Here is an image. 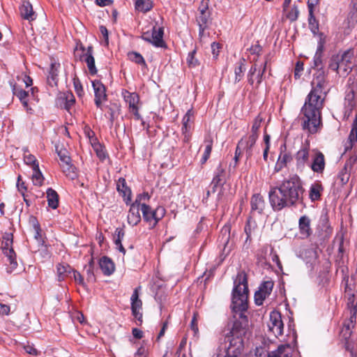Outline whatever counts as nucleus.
<instances>
[{
  "instance_id": "nucleus-1",
  "label": "nucleus",
  "mask_w": 357,
  "mask_h": 357,
  "mask_svg": "<svg viewBox=\"0 0 357 357\" xmlns=\"http://www.w3.org/2000/svg\"><path fill=\"white\" fill-rule=\"evenodd\" d=\"M312 90L307 95L301 109L303 114L302 128L310 134L318 132L322 126L321 109L326 97V73L321 67L314 74Z\"/></svg>"
},
{
  "instance_id": "nucleus-2",
  "label": "nucleus",
  "mask_w": 357,
  "mask_h": 357,
  "mask_svg": "<svg viewBox=\"0 0 357 357\" xmlns=\"http://www.w3.org/2000/svg\"><path fill=\"white\" fill-rule=\"evenodd\" d=\"M303 188L297 175H293L282 181L279 187L272 188L268 192L270 204L274 211H280L291 206L302 197Z\"/></svg>"
},
{
  "instance_id": "nucleus-3",
  "label": "nucleus",
  "mask_w": 357,
  "mask_h": 357,
  "mask_svg": "<svg viewBox=\"0 0 357 357\" xmlns=\"http://www.w3.org/2000/svg\"><path fill=\"white\" fill-rule=\"evenodd\" d=\"M231 307L233 311L243 312L248 309V287L246 275L239 273L234 281Z\"/></svg>"
},
{
  "instance_id": "nucleus-4",
  "label": "nucleus",
  "mask_w": 357,
  "mask_h": 357,
  "mask_svg": "<svg viewBox=\"0 0 357 357\" xmlns=\"http://www.w3.org/2000/svg\"><path fill=\"white\" fill-rule=\"evenodd\" d=\"M353 52L346 51L342 54L332 56L329 63V68L336 71L340 76H346L351 70L353 63Z\"/></svg>"
},
{
  "instance_id": "nucleus-5",
  "label": "nucleus",
  "mask_w": 357,
  "mask_h": 357,
  "mask_svg": "<svg viewBox=\"0 0 357 357\" xmlns=\"http://www.w3.org/2000/svg\"><path fill=\"white\" fill-rule=\"evenodd\" d=\"M141 211L144 220L149 223L151 229L158 224L165 213V208L162 207H158L155 210H153L146 204H142Z\"/></svg>"
},
{
  "instance_id": "nucleus-6",
  "label": "nucleus",
  "mask_w": 357,
  "mask_h": 357,
  "mask_svg": "<svg viewBox=\"0 0 357 357\" xmlns=\"http://www.w3.org/2000/svg\"><path fill=\"white\" fill-rule=\"evenodd\" d=\"M163 27L154 26L151 31H147L144 32L141 38L142 40L152 44L156 47H165L166 45L163 40Z\"/></svg>"
},
{
  "instance_id": "nucleus-7",
  "label": "nucleus",
  "mask_w": 357,
  "mask_h": 357,
  "mask_svg": "<svg viewBox=\"0 0 357 357\" xmlns=\"http://www.w3.org/2000/svg\"><path fill=\"white\" fill-rule=\"evenodd\" d=\"M2 250L3 254L6 256L12 268H16L17 263L15 260V253L12 248L13 234H6L3 237Z\"/></svg>"
},
{
  "instance_id": "nucleus-8",
  "label": "nucleus",
  "mask_w": 357,
  "mask_h": 357,
  "mask_svg": "<svg viewBox=\"0 0 357 357\" xmlns=\"http://www.w3.org/2000/svg\"><path fill=\"white\" fill-rule=\"evenodd\" d=\"M311 159L308 166L314 173L322 174L326 166L324 155L321 151L313 149L311 151Z\"/></svg>"
},
{
  "instance_id": "nucleus-9",
  "label": "nucleus",
  "mask_w": 357,
  "mask_h": 357,
  "mask_svg": "<svg viewBox=\"0 0 357 357\" xmlns=\"http://www.w3.org/2000/svg\"><path fill=\"white\" fill-rule=\"evenodd\" d=\"M311 151L310 142L306 140L301 149L296 154V166L298 168H303L306 165L308 166L310 162Z\"/></svg>"
},
{
  "instance_id": "nucleus-10",
  "label": "nucleus",
  "mask_w": 357,
  "mask_h": 357,
  "mask_svg": "<svg viewBox=\"0 0 357 357\" xmlns=\"http://www.w3.org/2000/svg\"><path fill=\"white\" fill-rule=\"evenodd\" d=\"M268 329L275 337L282 335L284 324L282 321L281 314L273 312L270 314V319L268 324Z\"/></svg>"
},
{
  "instance_id": "nucleus-11",
  "label": "nucleus",
  "mask_w": 357,
  "mask_h": 357,
  "mask_svg": "<svg viewBox=\"0 0 357 357\" xmlns=\"http://www.w3.org/2000/svg\"><path fill=\"white\" fill-rule=\"evenodd\" d=\"M257 138L255 135H249L243 137L238 143L237 147L238 150H241L245 153L246 158L249 159L253 155L254 146Z\"/></svg>"
},
{
  "instance_id": "nucleus-12",
  "label": "nucleus",
  "mask_w": 357,
  "mask_h": 357,
  "mask_svg": "<svg viewBox=\"0 0 357 357\" xmlns=\"http://www.w3.org/2000/svg\"><path fill=\"white\" fill-rule=\"evenodd\" d=\"M92 86L95 94V104L98 107L101 108L102 103L107 100L106 88L100 80L97 79L92 81Z\"/></svg>"
},
{
  "instance_id": "nucleus-13",
  "label": "nucleus",
  "mask_w": 357,
  "mask_h": 357,
  "mask_svg": "<svg viewBox=\"0 0 357 357\" xmlns=\"http://www.w3.org/2000/svg\"><path fill=\"white\" fill-rule=\"evenodd\" d=\"M243 339L231 335V337H229V344L227 347V354L233 357H238L243 353Z\"/></svg>"
},
{
  "instance_id": "nucleus-14",
  "label": "nucleus",
  "mask_w": 357,
  "mask_h": 357,
  "mask_svg": "<svg viewBox=\"0 0 357 357\" xmlns=\"http://www.w3.org/2000/svg\"><path fill=\"white\" fill-rule=\"evenodd\" d=\"M194 112L192 109H188L182 119V134L183 135V142H189L191 137L190 130L193 123Z\"/></svg>"
},
{
  "instance_id": "nucleus-15",
  "label": "nucleus",
  "mask_w": 357,
  "mask_h": 357,
  "mask_svg": "<svg viewBox=\"0 0 357 357\" xmlns=\"http://www.w3.org/2000/svg\"><path fill=\"white\" fill-rule=\"evenodd\" d=\"M251 206V214L255 215V214L264 213V209L266 207V202L264 197L259 194H255L252 195L250 199Z\"/></svg>"
},
{
  "instance_id": "nucleus-16",
  "label": "nucleus",
  "mask_w": 357,
  "mask_h": 357,
  "mask_svg": "<svg viewBox=\"0 0 357 357\" xmlns=\"http://www.w3.org/2000/svg\"><path fill=\"white\" fill-rule=\"evenodd\" d=\"M299 233L303 238L310 237L312 233L311 220L307 215H302L298 220Z\"/></svg>"
},
{
  "instance_id": "nucleus-17",
  "label": "nucleus",
  "mask_w": 357,
  "mask_h": 357,
  "mask_svg": "<svg viewBox=\"0 0 357 357\" xmlns=\"http://www.w3.org/2000/svg\"><path fill=\"white\" fill-rule=\"evenodd\" d=\"M247 332V324L245 320V317L242 321L236 320L230 331V334L234 337H242L245 335Z\"/></svg>"
},
{
  "instance_id": "nucleus-18",
  "label": "nucleus",
  "mask_w": 357,
  "mask_h": 357,
  "mask_svg": "<svg viewBox=\"0 0 357 357\" xmlns=\"http://www.w3.org/2000/svg\"><path fill=\"white\" fill-rule=\"evenodd\" d=\"M81 59L86 62L91 75H96L97 73V69L95 66V59L93 56L92 46L88 47L87 50L81 57Z\"/></svg>"
},
{
  "instance_id": "nucleus-19",
  "label": "nucleus",
  "mask_w": 357,
  "mask_h": 357,
  "mask_svg": "<svg viewBox=\"0 0 357 357\" xmlns=\"http://www.w3.org/2000/svg\"><path fill=\"white\" fill-rule=\"evenodd\" d=\"M294 348L289 344H281L275 351L270 352L268 357H291Z\"/></svg>"
},
{
  "instance_id": "nucleus-20",
  "label": "nucleus",
  "mask_w": 357,
  "mask_h": 357,
  "mask_svg": "<svg viewBox=\"0 0 357 357\" xmlns=\"http://www.w3.org/2000/svg\"><path fill=\"white\" fill-rule=\"evenodd\" d=\"M141 206L137 205V204H132L128 214V222L132 226L137 225L141 220V215L139 211Z\"/></svg>"
},
{
  "instance_id": "nucleus-21",
  "label": "nucleus",
  "mask_w": 357,
  "mask_h": 357,
  "mask_svg": "<svg viewBox=\"0 0 357 357\" xmlns=\"http://www.w3.org/2000/svg\"><path fill=\"white\" fill-rule=\"evenodd\" d=\"M224 176H225V170L220 165L218 166V167L217 168L215 174L211 181V190H208V192H207L208 196L209 195L211 192H215L216 190V188L218 185H221L223 184Z\"/></svg>"
},
{
  "instance_id": "nucleus-22",
  "label": "nucleus",
  "mask_w": 357,
  "mask_h": 357,
  "mask_svg": "<svg viewBox=\"0 0 357 357\" xmlns=\"http://www.w3.org/2000/svg\"><path fill=\"white\" fill-rule=\"evenodd\" d=\"M99 266L105 275H110L115 270L113 261L107 257H102L99 261Z\"/></svg>"
},
{
  "instance_id": "nucleus-23",
  "label": "nucleus",
  "mask_w": 357,
  "mask_h": 357,
  "mask_svg": "<svg viewBox=\"0 0 357 357\" xmlns=\"http://www.w3.org/2000/svg\"><path fill=\"white\" fill-rule=\"evenodd\" d=\"M60 68V63L56 61L52 62L47 77L48 84L52 86H56L58 82V73Z\"/></svg>"
},
{
  "instance_id": "nucleus-24",
  "label": "nucleus",
  "mask_w": 357,
  "mask_h": 357,
  "mask_svg": "<svg viewBox=\"0 0 357 357\" xmlns=\"http://www.w3.org/2000/svg\"><path fill=\"white\" fill-rule=\"evenodd\" d=\"M116 189L120 193L123 194L124 200L128 204V203L131 201V190L127 187L126 182L124 178H120L118 180Z\"/></svg>"
},
{
  "instance_id": "nucleus-25",
  "label": "nucleus",
  "mask_w": 357,
  "mask_h": 357,
  "mask_svg": "<svg viewBox=\"0 0 357 357\" xmlns=\"http://www.w3.org/2000/svg\"><path fill=\"white\" fill-rule=\"evenodd\" d=\"M20 13L24 19L29 21H32L36 18L32 5L29 1H23L20 7Z\"/></svg>"
},
{
  "instance_id": "nucleus-26",
  "label": "nucleus",
  "mask_w": 357,
  "mask_h": 357,
  "mask_svg": "<svg viewBox=\"0 0 357 357\" xmlns=\"http://www.w3.org/2000/svg\"><path fill=\"white\" fill-rule=\"evenodd\" d=\"M73 268L68 264H59L56 266V273L59 281L64 280L66 278L70 277Z\"/></svg>"
},
{
  "instance_id": "nucleus-27",
  "label": "nucleus",
  "mask_w": 357,
  "mask_h": 357,
  "mask_svg": "<svg viewBox=\"0 0 357 357\" xmlns=\"http://www.w3.org/2000/svg\"><path fill=\"white\" fill-rule=\"evenodd\" d=\"M122 95L125 101L128 103L130 109L137 107L139 98L137 93H130L129 91L125 90L122 92Z\"/></svg>"
},
{
  "instance_id": "nucleus-28",
  "label": "nucleus",
  "mask_w": 357,
  "mask_h": 357,
  "mask_svg": "<svg viewBox=\"0 0 357 357\" xmlns=\"http://www.w3.org/2000/svg\"><path fill=\"white\" fill-rule=\"evenodd\" d=\"M284 16L291 22H295L298 20L299 15V10L296 4L286 8V10H282Z\"/></svg>"
},
{
  "instance_id": "nucleus-29",
  "label": "nucleus",
  "mask_w": 357,
  "mask_h": 357,
  "mask_svg": "<svg viewBox=\"0 0 357 357\" xmlns=\"http://www.w3.org/2000/svg\"><path fill=\"white\" fill-rule=\"evenodd\" d=\"M324 190L320 183L316 182L313 183L310 189L309 196L312 202L319 200L321 197V192Z\"/></svg>"
},
{
  "instance_id": "nucleus-30",
  "label": "nucleus",
  "mask_w": 357,
  "mask_h": 357,
  "mask_svg": "<svg viewBox=\"0 0 357 357\" xmlns=\"http://www.w3.org/2000/svg\"><path fill=\"white\" fill-rule=\"evenodd\" d=\"M204 152L203 156L202 158L201 162L202 164H204L207 160L209 158L213 146V139L211 135H206L204 139Z\"/></svg>"
},
{
  "instance_id": "nucleus-31",
  "label": "nucleus",
  "mask_w": 357,
  "mask_h": 357,
  "mask_svg": "<svg viewBox=\"0 0 357 357\" xmlns=\"http://www.w3.org/2000/svg\"><path fill=\"white\" fill-rule=\"evenodd\" d=\"M139 289L140 287L135 288L130 298L132 312H135L136 310H142V302L139 298Z\"/></svg>"
},
{
  "instance_id": "nucleus-32",
  "label": "nucleus",
  "mask_w": 357,
  "mask_h": 357,
  "mask_svg": "<svg viewBox=\"0 0 357 357\" xmlns=\"http://www.w3.org/2000/svg\"><path fill=\"white\" fill-rule=\"evenodd\" d=\"M47 199L48 206L53 209H56L59 206V195L57 192L52 189L48 188L47 190Z\"/></svg>"
},
{
  "instance_id": "nucleus-33",
  "label": "nucleus",
  "mask_w": 357,
  "mask_h": 357,
  "mask_svg": "<svg viewBox=\"0 0 357 357\" xmlns=\"http://www.w3.org/2000/svg\"><path fill=\"white\" fill-rule=\"evenodd\" d=\"M291 160V156L289 153L281 151V153L278 159L275 169L276 171L281 170Z\"/></svg>"
},
{
  "instance_id": "nucleus-34",
  "label": "nucleus",
  "mask_w": 357,
  "mask_h": 357,
  "mask_svg": "<svg viewBox=\"0 0 357 357\" xmlns=\"http://www.w3.org/2000/svg\"><path fill=\"white\" fill-rule=\"evenodd\" d=\"M151 0H136L135 8L140 12L146 13L152 8Z\"/></svg>"
},
{
  "instance_id": "nucleus-35",
  "label": "nucleus",
  "mask_w": 357,
  "mask_h": 357,
  "mask_svg": "<svg viewBox=\"0 0 357 357\" xmlns=\"http://www.w3.org/2000/svg\"><path fill=\"white\" fill-rule=\"evenodd\" d=\"M44 181V177L39 169L38 165H35L33 169L32 181L35 185L41 186Z\"/></svg>"
},
{
  "instance_id": "nucleus-36",
  "label": "nucleus",
  "mask_w": 357,
  "mask_h": 357,
  "mask_svg": "<svg viewBox=\"0 0 357 357\" xmlns=\"http://www.w3.org/2000/svg\"><path fill=\"white\" fill-rule=\"evenodd\" d=\"M61 166L63 169V173L66 176L69 177L71 179H74L77 174L75 172V167L70 162L61 164Z\"/></svg>"
},
{
  "instance_id": "nucleus-37",
  "label": "nucleus",
  "mask_w": 357,
  "mask_h": 357,
  "mask_svg": "<svg viewBox=\"0 0 357 357\" xmlns=\"http://www.w3.org/2000/svg\"><path fill=\"white\" fill-rule=\"evenodd\" d=\"M245 59H241L237 63V66L235 68L234 73H235V79L234 82H238L243 76V72L245 70L244 66Z\"/></svg>"
},
{
  "instance_id": "nucleus-38",
  "label": "nucleus",
  "mask_w": 357,
  "mask_h": 357,
  "mask_svg": "<svg viewBox=\"0 0 357 357\" xmlns=\"http://www.w3.org/2000/svg\"><path fill=\"white\" fill-rule=\"evenodd\" d=\"M263 121V118L258 115L254 120L252 128L251 134L250 135H255V138L259 137V130L261 127V124Z\"/></svg>"
},
{
  "instance_id": "nucleus-39",
  "label": "nucleus",
  "mask_w": 357,
  "mask_h": 357,
  "mask_svg": "<svg viewBox=\"0 0 357 357\" xmlns=\"http://www.w3.org/2000/svg\"><path fill=\"white\" fill-rule=\"evenodd\" d=\"M62 98L65 99L64 108L69 111L75 102L74 96L71 93H67L63 94Z\"/></svg>"
},
{
  "instance_id": "nucleus-40",
  "label": "nucleus",
  "mask_w": 357,
  "mask_h": 357,
  "mask_svg": "<svg viewBox=\"0 0 357 357\" xmlns=\"http://www.w3.org/2000/svg\"><path fill=\"white\" fill-rule=\"evenodd\" d=\"M349 139L351 145L354 142H357V112L354 120L352 128L349 135Z\"/></svg>"
},
{
  "instance_id": "nucleus-41",
  "label": "nucleus",
  "mask_w": 357,
  "mask_h": 357,
  "mask_svg": "<svg viewBox=\"0 0 357 357\" xmlns=\"http://www.w3.org/2000/svg\"><path fill=\"white\" fill-rule=\"evenodd\" d=\"M31 221L32 222V226H33V233H34V238L39 243H40V241H41V234H40L41 230H40V225H39L38 220L33 217L31 218Z\"/></svg>"
},
{
  "instance_id": "nucleus-42",
  "label": "nucleus",
  "mask_w": 357,
  "mask_h": 357,
  "mask_svg": "<svg viewBox=\"0 0 357 357\" xmlns=\"http://www.w3.org/2000/svg\"><path fill=\"white\" fill-rule=\"evenodd\" d=\"M12 89L14 96H17L20 100L26 99L29 95V93L27 91L20 89L16 84L13 86Z\"/></svg>"
},
{
  "instance_id": "nucleus-43",
  "label": "nucleus",
  "mask_w": 357,
  "mask_h": 357,
  "mask_svg": "<svg viewBox=\"0 0 357 357\" xmlns=\"http://www.w3.org/2000/svg\"><path fill=\"white\" fill-rule=\"evenodd\" d=\"M210 16L211 13H199L196 19L198 26H208V21Z\"/></svg>"
},
{
  "instance_id": "nucleus-44",
  "label": "nucleus",
  "mask_w": 357,
  "mask_h": 357,
  "mask_svg": "<svg viewBox=\"0 0 357 357\" xmlns=\"http://www.w3.org/2000/svg\"><path fill=\"white\" fill-rule=\"evenodd\" d=\"M273 287V282L272 281H265L259 287V290L264 293L268 296L271 294Z\"/></svg>"
},
{
  "instance_id": "nucleus-45",
  "label": "nucleus",
  "mask_w": 357,
  "mask_h": 357,
  "mask_svg": "<svg viewBox=\"0 0 357 357\" xmlns=\"http://www.w3.org/2000/svg\"><path fill=\"white\" fill-rule=\"evenodd\" d=\"M128 56H129V59L137 63V64H141V65H143V66H146V62L143 58V56L137 53V52H131L128 54Z\"/></svg>"
},
{
  "instance_id": "nucleus-46",
  "label": "nucleus",
  "mask_w": 357,
  "mask_h": 357,
  "mask_svg": "<svg viewBox=\"0 0 357 357\" xmlns=\"http://www.w3.org/2000/svg\"><path fill=\"white\" fill-rule=\"evenodd\" d=\"M196 54V50L195 49L192 52H190L188 54V58H187V63L188 66L191 68H195L199 65L198 59H197L195 57V55Z\"/></svg>"
},
{
  "instance_id": "nucleus-47",
  "label": "nucleus",
  "mask_w": 357,
  "mask_h": 357,
  "mask_svg": "<svg viewBox=\"0 0 357 357\" xmlns=\"http://www.w3.org/2000/svg\"><path fill=\"white\" fill-rule=\"evenodd\" d=\"M150 196L148 192H143L139 194L136 197L135 201L133 204H137V205L142 207V204H146L145 202L149 200Z\"/></svg>"
},
{
  "instance_id": "nucleus-48",
  "label": "nucleus",
  "mask_w": 357,
  "mask_h": 357,
  "mask_svg": "<svg viewBox=\"0 0 357 357\" xmlns=\"http://www.w3.org/2000/svg\"><path fill=\"white\" fill-rule=\"evenodd\" d=\"M73 85L77 95L79 97H82L84 95V89L81 84V82L78 78L73 79Z\"/></svg>"
},
{
  "instance_id": "nucleus-49",
  "label": "nucleus",
  "mask_w": 357,
  "mask_h": 357,
  "mask_svg": "<svg viewBox=\"0 0 357 357\" xmlns=\"http://www.w3.org/2000/svg\"><path fill=\"white\" fill-rule=\"evenodd\" d=\"M93 269V259H91V261L89 262L88 268H86V271L87 273V280L89 282H95V280H96Z\"/></svg>"
},
{
  "instance_id": "nucleus-50",
  "label": "nucleus",
  "mask_w": 357,
  "mask_h": 357,
  "mask_svg": "<svg viewBox=\"0 0 357 357\" xmlns=\"http://www.w3.org/2000/svg\"><path fill=\"white\" fill-rule=\"evenodd\" d=\"M17 188L18 191L21 193V195L24 197L25 192L26 191L27 188L25 185L24 182L22 181V176L20 175L17 177ZM24 200L26 201L25 197H24Z\"/></svg>"
},
{
  "instance_id": "nucleus-51",
  "label": "nucleus",
  "mask_w": 357,
  "mask_h": 357,
  "mask_svg": "<svg viewBox=\"0 0 357 357\" xmlns=\"http://www.w3.org/2000/svg\"><path fill=\"white\" fill-rule=\"evenodd\" d=\"M268 296L264 293L261 292L260 290L257 291L255 294V301L257 305H261L263 303V301Z\"/></svg>"
},
{
  "instance_id": "nucleus-52",
  "label": "nucleus",
  "mask_w": 357,
  "mask_h": 357,
  "mask_svg": "<svg viewBox=\"0 0 357 357\" xmlns=\"http://www.w3.org/2000/svg\"><path fill=\"white\" fill-rule=\"evenodd\" d=\"M125 235V232L121 228H116L114 234V243L115 244H120L123 236Z\"/></svg>"
},
{
  "instance_id": "nucleus-53",
  "label": "nucleus",
  "mask_w": 357,
  "mask_h": 357,
  "mask_svg": "<svg viewBox=\"0 0 357 357\" xmlns=\"http://www.w3.org/2000/svg\"><path fill=\"white\" fill-rule=\"evenodd\" d=\"M58 155L59 156L61 164H65L71 162L70 156L68 155L67 151L64 150H60L58 151Z\"/></svg>"
},
{
  "instance_id": "nucleus-54",
  "label": "nucleus",
  "mask_w": 357,
  "mask_h": 357,
  "mask_svg": "<svg viewBox=\"0 0 357 357\" xmlns=\"http://www.w3.org/2000/svg\"><path fill=\"white\" fill-rule=\"evenodd\" d=\"M314 64L316 68H320L321 64V47H319L314 57Z\"/></svg>"
},
{
  "instance_id": "nucleus-55",
  "label": "nucleus",
  "mask_w": 357,
  "mask_h": 357,
  "mask_svg": "<svg viewBox=\"0 0 357 357\" xmlns=\"http://www.w3.org/2000/svg\"><path fill=\"white\" fill-rule=\"evenodd\" d=\"M24 160L26 164L32 165L33 168L35 167V165H38L35 156L31 154L25 155Z\"/></svg>"
},
{
  "instance_id": "nucleus-56",
  "label": "nucleus",
  "mask_w": 357,
  "mask_h": 357,
  "mask_svg": "<svg viewBox=\"0 0 357 357\" xmlns=\"http://www.w3.org/2000/svg\"><path fill=\"white\" fill-rule=\"evenodd\" d=\"M319 0H307L308 11L310 13V19H314V8L319 3Z\"/></svg>"
},
{
  "instance_id": "nucleus-57",
  "label": "nucleus",
  "mask_w": 357,
  "mask_h": 357,
  "mask_svg": "<svg viewBox=\"0 0 357 357\" xmlns=\"http://www.w3.org/2000/svg\"><path fill=\"white\" fill-rule=\"evenodd\" d=\"M208 3L209 0H202L198 9L199 13H210L208 10Z\"/></svg>"
},
{
  "instance_id": "nucleus-58",
  "label": "nucleus",
  "mask_w": 357,
  "mask_h": 357,
  "mask_svg": "<svg viewBox=\"0 0 357 357\" xmlns=\"http://www.w3.org/2000/svg\"><path fill=\"white\" fill-rule=\"evenodd\" d=\"M257 70H259L258 68H257V64L255 63L250 68V71H249V73H248V82L251 84V85H253L254 84V79H253V76L255 75V73L257 71Z\"/></svg>"
},
{
  "instance_id": "nucleus-59",
  "label": "nucleus",
  "mask_w": 357,
  "mask_h": 357,
  "mask_svg": "<svg viewBox=\"0 0 357 357\" xmlns=\"http://www.w3.org/2000/svg\"><path fill=\"white\" fill-rule=\"evenodd\" d=\"M207 27L208 26H199V38L201 43L204 42L205 38L208 36V33H205Z\"/></svg>"
},
{
  "instance_id": "nucleus-60",
  "label": "nucleus",
  "mask_w": 357,
  "mask_h": 357,
  "mask_svg": "<svg viewBox=\"0 0 357 357\" xmlns=\"http://www.w3.org/2000/svg\"><path fill=\"white\" fill-rule=\"evenodd\" d=\"M303 70V63L301 61H298L295 66L294 77L296 79L300 78L301 72Z\"/></svg>"
},
{
  "instance_id": "nucleus-61",
  "label": "nucleus",
  "mask_w": 357,
  "mask_h": 357,
  "mask_svg": "<svg viewBox=\"0 0 357 357\" xmlns=\"http://www.w3.org/2000/svg\"><path fill=\"white\" fill-rule=\"evenodd\" d=\"M346 167L344 169H342L337 176V178L340 180L342 185L346 184L349 181V175L345 172Z\"/></svg>"
},
{
  "instance_id": "nucleus-62",
  "label": "nucleus",
  "mask_w": 357,
  "mask_h": 357,
  "mask_svg": "<svg viewBox=\"0 0 357 357\" xmlns=\"http://www.w3.org/2000/svg\"><path fill=\"white\" fill-rule=\"evenodd\" d=\"M72 273L73 275V278H74L75 281L77 284L84 287L85 284H84V278L82 276V275L79 273H78V272H77V271H75L74 270H73Z\"/></svg>"
},
{
  "instance_id": "nucleus-63",
  "label": "nucleus",
  "mask_w": 357,
  "mask_h": 357,
  "mask_svg": "<svg viewBox=\"0 0 357 357\" xmlns=\"http://www.w3.org/2000/svg\"><path fill=\"white\" fill-rule=\"evenodd\" d=\"M345 296L347 298V302L355 303L354 294L348 286L345 288Z\"/></svg>"
},
{
  "instance_id": "nucleus-64",
  "label": "nucleus",
  "mask_w": 357,
  "mask_h": 357,
  "mask_svg": "<svg viewBox=\"0 0 357 357\" xmlns=\"http://www.w3.org/2000/svg\"><path fill=\"white\" fill-rule=\"evenodd\" d=\"M135 357H146V350L141 346L135 354Z\"/></svg>"
}]
</instances>
